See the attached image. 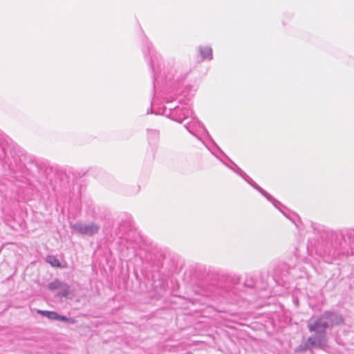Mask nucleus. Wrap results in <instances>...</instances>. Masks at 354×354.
Wrapping results in <instances>:
<instances>
[{"label":"nucleus","mask_w":354,"mask_h":354,"mask_svg":"<svg viewBox=\"0 0 354 354\" xmlns=\"http://www.w3.org/2000/svg\"><path fill=\"white\" fill-rule=\"evenodd\" d=\"M147 139L150 145H156L159 140V131L156 129H147Z\"/></svg>","instance_id":"nucleus-7"},{"label":"nucleus","mask_w":354,"mask_h":354,"mask_svg":"<svg viewBox=\"0 0 354 354\" xmlns=\"http://www.w3.org/2000/svg\"><path fill=\"white\" fill-rule=\"evenodd\" d=\"M71 228L80 234L91 236L97 234L100 227L93 222L88 223L77 222L71 225Z\"/></svg>","instance_id":"nucleus-4"},{"label":"nucleus","mask_w":354,"mask_h":354,"mask_svg":"<svg viewBox=\"0 0 354 354\" xmlns=\"http://www.w3.org/2000/svg\"><path fill=\"white\" fill-rule=\"evenodd\" d=\"M46 261L50 263L53 267L59 268L61 266V263L55 256L53 255H48L46 257Z\"/></svg>","instance_id":"nucleus-11"},{"label":"nucleus","mask_w":354,"mask_h":354,"mask_svg":"<svg viewBox=\"0 0 354 354\" xmlns=\"http://www.w3.org/2000/svg\"><path fill=\"white\" fill-rule=\"evenodd\" d=\"M166 109H168V106H167ZM169 109L171 111L170 113L171 118L179 123H182L183 121L189 118L192 119L191 122H188L184 125L190 133L196 136L195 131L198 127L201 128L207 134H208L207 129L204 127L203 124H201L198 120H196L192 117V111L187 104H183L180 106H176L174 108L169 106Z\"/></svg>","instance_id":"nucleus-3"},{"label":"nucleus","mask_w":354,"mask_h":354,"mask_svg":"<svg viewBox=\"0 0 354 354\" xmlns=\"http://www.w3.org/2000/svg\"><path fill=\"white\" fill-rule=\"evenodd\" d=\"M198 52L203 59L212 60L213 59L212 49L210 46H199Z\"/></svg>","instance_id":"nucleus-8"},{"label":"nucleus","mask_w":354,"mask_h":354,"mask_svg":"<svg viewBox=\"0 0 354 354\" xmlns=\"http://www.w3.org/2000/svg\"><path fill=\"white\" fill-rule=\"evenodd\" d=\"M57 320L67 322L71 324H73L76 322V320L74 318L67 317L66 316L61 315L59 314H57Z\"/></svg>","instance_id":"nucleus-14"},{"label":"nucleus","mask_w":354,"mask_h":354,"mask_svg":"<svg viewBox=\"0 0 354 354\" xmlns=\"http://www.w3.org/2000/svg\"><path fill=\"white\" fill-rule=\"evenodd\" d=\"M343 323V317L335 311L326 310L318 317H312L308 320L307 327L313 335L301 343L297 350L304 351L313 348H324L328 342L326 330Z\"/></svg>","instance_id":"nucleus-1"},{"label":"nucleus","mask_w":354,"mask_h":354,"mask_svg":"<svg viewBox=\"0 0 354 354\" xmlns=\"http://www.w3.org/2000/svg\"><path fill=\"white\" fill-rule=\"evenodd\" d=\"M337 236L339 235L341 237L342 236V234H336Z\"/></svg>","instance_id":"nucleus-15"},{"label":"nucleus","mask_w":354,"mask_h":354,"mask_svg":"<svg viewBox=\"0 0 354 354\" xmlns=\"http://www.w3.org/2000/svg\"><path fill=\"white\" fill-rule=\"evenodd\" d=\"M64 282H62L59 280H55L48 284V288L50 290H59L63 286Z\"/></svg>","instance_id":"nucleus-12"},{"label":"nucleus","mask_w":354,"mask_h":354,"mask_svg":"<svg viewBox=\"0 0 354 354\" xmlns=\"http://www.w3.org/2000/svg\"><path fill=\"white\" fill-rule=\"evenodd\" d=\"M234 167H232L228 166L230 169L233 170L235 173L239 174L240 176H241L243 178H247L248 175L241 169L239 168L235 163L232 162Z\"/></svg>","instance_id":"nucleus-13"},{"label":"nucleus","mask_w":354,"mask_h":354,"mask_svg":"<svg viewBox=\"0 0 354 354\" xmlns=\"http://www.w3.org/2000/svg\"><path fill=\"white\" fill-rule=\"evenodd\" d=\"M70 293V286L66 283H64L63 286H62V288L59 289V292H57V295L59 297H67Z\"/></svg>","instance_id":"nucleus-10"},{"label":"nucleus","mask_w":354,"mask_h":354,"mask_svg":"<svg viewBox=\"0 0 354 354\" xmlns=\"http://www.w3.org/2000/svg\"><path fill=\"white\" fill-rule=\"evenodd\" d=\"M147 48L151 56L150 64L153 73L154 81H158L161 77L171 80L176 71L174 66L169 62L165 63L150 44H147Z\"/></svg>","instance_id":"nucleus-2"},{"label":"nucleus","mask_w":354,"mask_h":354,"mask_svg":"<svg viewBox=\"0 0 354 354\" xmlns=\"http://www.w3.org/2000/svg\"><path fill=\"white\" fill-rule=\"evenodd\" d=\"M248 183L252 186L255 189L259 191L263 196H264L269 201H270L276 207H278L281 203L274 199L270 194L263 190L256 183H254L248 176L247 178H243Z\"/></svg>","instance_id":"nucleus-6"},{"label":"nucleus","mask_w":354,"mask_h":354,"mask_svg":"<svg viewBox=\"0 0 354 354\" xmlns=\"http://www.w3.org/2000/svg\"><path fill=\"white\" fill-rule=\"evenodd\" d=\"M248 183L252 186L255 189L259 191L263 196H264L269 201H270L276 207H278L281 203L274 199L270 194L263 190L256 183H254L248 176L247 178H243Z\"/></svg>","instance_id":"nucleus-5"},{"label":"nucleus","mask_w":354,"mask_h":354,"mask_svg":"<svg viewBox=\"0 0 354 354\" xmlns=\"http://www.w3.org/2000/svg\"><path fill=\"white\" fill-rule=\"evenodd\" d=\"M37 313L44 317H46L50 320H57V313L55 311H48V310H38Z\"/></svg>","instance_id":"nucleus-9"}]
</instances>
